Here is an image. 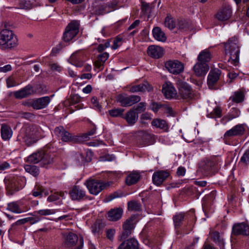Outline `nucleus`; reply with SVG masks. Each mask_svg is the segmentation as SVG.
Wrapping results in <instances>:
<instances>
[{"instance_id":"f257e3e1","label":"nucleus","mask_w":249,"mask_h":249,"mask_svg":"<svg viewBox=\"0 0 249 249\" xmlns=\"http://www.w3.org/2000/svg\"><path fill=\"white\" fill-rule=\"evenodd\" d=\"M226 56L228 57V62L234 66H237L239 61V45L237 37L234 36L229 39L224 43Z\"/></svg>"},{"instance_id":"f03ea898","label":"nucleus","mask_w":249,"mask_h":249,"mask_svg":"<svg viewBox=\"0 0 249 249\" xmlns=\"http://www.w3.org/2000/svg\"><path fill=\"white\" fill-rule=\"evenodd\" d=\"M27 161L33 164L39 163L41 167L48 168L53 164V158L44 151H38L29 156Z\"/></svg>"},{"instance_id":"7ed1b4c3","label":"nucleus","mask_w":249,"mask_h":249,"mask_svg":"<svg viewBox=\"0 0 249 249\" xmlns=\"http://www.w3.org/2000/svg\"><path fill=\"white\" fill-rule=\"evenodd\" d=\"M62 236L64 247L71 249H82L84 239L82 236H78L71 232H64L62 233Z\"/></svg>"},{"instance_id":"20e7f679","label":"nucleus","mask_w":249,"mask_h":249,"mask_svg":"<svg viewBox=\"0 0 249 249\" xmlns=\"http://www.w3.org/2000/svg\"><path fill=\"white\" fill-rule=\"evenodd\" d=\"M18 39L12 31L5 29L0 32V48L12 49L18 45Z\"/></svg>"},{"instance_id":"39448f33","label":"nucleus","mask_w":249,"mask_h":249,"mask_svg":"<svg viewBox=\"0 0 249 249\" xmlns=\"http://www.w3.org/2000/svg\"><path fill=\"white\" fill-rule=\"evenodd\" d=\"M111 184L110 182H105L102 180L94 178H89L84 182V185L87 188L89 193L95 196L99 194L106 188L109 186Z\"/></svg>"},{"instance_id":"423d86ee","label":"nucleus","mask_w":249,"mask_h":249,"mask_svg":"<svg viewBox=\"0 0 249 249\" xmlns=\"http://www.w3.org/2000/svg\"><path fill=\"white\" fill-rule=\"evenodd\" d=\"M53 133L59 140L63 142H80L82 139L80 136L72 135L67 131L63 126L56 127L53 130Z\"/></svg>"},{"instance_id":"0eeeda50","label":"nucleus","mask_w":249,"mask_h":249,"mask_svg":"<svg viewBox=\"0 0 249 249\" xmlns=\"http://www.w3.org/2000/svg\"><path fill=\"white\" fill-rule=\"evenodd\" d=\"M221 162V158L220 156H214L202 161L200 163V167L207 174L211 171L218 169Z\"/></svg>"},{"instance_id":"6e6552de","label":"nucleus","mask_w":249,"mask_h":249,"mask_svg":"<svg viewBox=\"0 0 249 249\" xmlns=\"http://www.w3.org/2000/svg\"><path fill=\"white\" fill-rule=\"evenodd\" d=\"M80 22L78 20L71 21L66 26L63 34V39L68 42L75 37L79 33Z\"/></svg>"},{"instance_id":"1a4fd4ad","label":"nucleus","mask_w":249,"mask_h":249,"mask_svg":"<svg viewBox=\"0 0 249 249\" xmlns=\"http://www.w3.org/2000/svg\"><path fill=\"white\" fill-rule=\"evenodd\" d=\"M178 94L184 99L191 100L195 97V94L191 86L187 83L178 80L177 82Z\"/></svg>"},{"instance_id":"9d476101","label":"nucleus","mask_w":249,"mask_h":249,"mask_svg":"<svg viewBox=\"0 0 249 249\" xmlns=\"http://www.w3.org/2000/svg\"><path fill=\"white\" fill-rule=\"evenodd\" d=\"M135 219L136 216L132 215L127 218L123 224V231L119 236L120 241L125 239L131 234L136 224Z\"/></svg>"},{"instance_id":"9b49d317","label":"nucleus","mask_w":249,"mask_h":249,"mask_svg":"<svg viewBox=\"0 0 249 249\" xmlns=\"http://www.w3.org/2000/svg\"><path fill=\"white\" fill-rule=\"evenodd\" d=\"M116 100L122 107H127L139 102L141 97L135 95H127L125 94H120L117 96Z\"/></svg>"},{"instance_id":"f8f14e48","label":"nucleus","mask_w":249,"mask_h":249,"mask_svg":"<svg viewBox=\"0 0 249 249\" xmlns=\"http://www.w3.org/2000/svg\"><path fill=\"white\" fill-rule=\"evenodd\" d=\"M166 70L171 73L179 74L184 71V64L178 60H169L165 62Z\"/></svg>"},{"instance_id":"ddd939ff","label":"nucleus","mask_w":249,"mask_h":249,"mask_svg":"<svg viewBox=\"0 0 249 249\" xmlns=\"http://www.w3.org/2000/svg\"><path fill=\"white\" fill-rule=\"evenodd\" d=\"M245 130L243 124H237L225 132L223 136L224 139L227 140L231 137L241 136L244 134Z\"/></svg>"},{"instance_id":"4468645a","label":"nucleus","mask_w":249,"mask_h":249,"mask_svg":"<svg viewBox=\"0 0 249 249\" xmlns=\"http://www.w3.org/2000/svg\"><path fill=\"white\" fill-rule=\"evenodd\" d=\"M70 194L73 200L80 201L89 198L84 189L79 186H74L70 191Z\"/></svg>"},{"instance_id":"2eb2a0df","label":"nucleus","mask_w":249,"mask_h":249,"mask_svg":"<svg viewBox=\"0 0 249 249\" xmlns=\"http://www.w3.org/2000/svg\"><path fill=\"white\" fill-rule=\"evenodd\" d=\"M7 193L9 195H13L15 192L19 191L21 188V186L19 185V180L18 178H14L11 179L5 180Z\"/></svg>"},{"instance_id":"dca6fc26","label":"nucleus","mask_w":249,"mask_h":249,"mask_svg":"<svg viewBox=\"0 0 249 249\" xmlns=\"http://www.w3.org/2000/svg\"><path fill=\"white\" fill-rule=\"evenodd\" d=\"M128 91L132 93L137 92H149L153 90V87L146 81L139 85H134L133 84L129 85L128 86Z\"/></svg>"},{"instance_id":"f3484780","label":"nucleus","mask_w":249,"mask_h":249,"mask_svg":"<svg viewBox=\"0 0 249 249\" xmlns=\"http://www.w3.org/2000/svg\"><path fill=\"white\" fill-rule=\"evenodd\" d=\"M162 92L167 99L173 98L175 97L177 94L175 87L169 81L166 82L162 85Z\"/></svg>"},{"instance_id":"a211bd4d","label":"nucleus","mask_w":249,"mask_h":249,"mask_svg":"<svg viewBox=\"0 0 249 249\" xmlns=\"http://www.w3.org/2000/svg\"><path fill=\"white\" fill-rule=\"evenodd\" d=\"M169 172L167 171L160 170L154 173L152 181L154 184L160 186L169 176Z\"/></svg>"},{"instance_id":"6ab92c4d","label":"nucleus","mask_w":249,"mask_h":249,"mask_svg":"<svg viewBox=\"0 0 249 249\" xmlns=\"http://www.w3.org/2000/svg\"><path fill=\"white\" fill-rule=\"evenodd\" d=\"M232 232L234 235H248L249 234V226L245 223L234 224Z\"/></svg>"},{"instance_id":"aec40b11","label":"nucleus","mask_w":249,"mask_h":249,"mask_svg":"<svg viewBox=\"0 0 249 249\" xmlns=\"http://www.w3.org/2000/svg\"><path fill=\"white\" fill-rule=\"evenodd\" d=\"M209 70L208 64L198 61L193 67L195 75L197 76H203L207 73Z\"/></svg>"},{"instance_id":"412c9836","label":"nucleus","mask_w":249,"mask_h":249,"mask_svg":"<svg viewBox=\"0 0 249 249\" xmlns=\"http://www.w3.org/2000/svg\"><path fill=\"white\" fill-rule=\"evenodd\" d=\"M231 16V8L230 6L223 7L215 15L216 18L222 21L228 20Z\"/></svg>"},{"instance_id":"4be33fe9","label":"nucleus","mask_w":249,"mask_h":249,"mask_svg":"<svg viewBox=\"0 0 249 249\" xmlns=\"http://www.w3.org/2000/svg\"><path fill=\"white\" fill-rule=\"evenodd\" d=\"M51 102L49 96H44L37 99H34V109L39 110L46 107Z\"/></svg>"},{"instance_id":"5701e85b","label":"nucleus","mask_w":249,"mask_h":249,"mask_svg":"<svg viewBox=\"0 0 249 249\" xmlns=\"http://www.w3.org/2000/svg\"><path fill=\"white\" fill-rule=\"evenodd\" d=\"M6 209L15 213H21L27 210L24 209L22 203L20 201H14L7 204Z\"/></svg>"},{"instance_id":"b1692460","label":"nucleus","mask_w":249,"mask_h":249,"mask_svg":"<svg viewBox=\"0 0 249 249\" xmlns=\"http://www.w3.org/2000/svg\"><path fill=\"white\" fill-rule=\"evenodd\" d=\"M221 71L218 69L211 70L207 77V83L209 87L212 89L219 78Z\"/></svg>"},{"instance_id":"393cba45","label":"nucleus","mask_w":249,"mask_h":249,"mask_svg":"<svg viewBox=\"0 0 249 249\" xmlns=\"http://www.w3.org/2000/svg\"><path fill=\"white\" fill-rule=\"evenodd\" d=\"M117 249H139L138 241L134 238H131L124 241Z\"/></svg>"},{"instance_id":"a878e982","label":"nucleus","mask_w":249,"mask_h":249,"mask_svg":"<svg viewBox=\"0 0 249 249\" xmlns=\"http://www.w3.org/2000/svg\"><path fill=\"white\" fill-rule=\"evenodd\" d=\"M34 93L35 91L33 90V87L28 85L20 90L15 91L14 94L16 98L22 99Z\"/></svg>"},{"instance_id":"bb28decb","label":"nucleus","mask_w":249,"mask_h":249,"mask_svg":"<svg viewBox=\"0 0 249 249\" xmlns=\"http://www.w3.org/2000/svg\"><path fill=\"white\" fill-rule=\"evenodd\" d=\"M147 53L153 58H159L162 56L163 50L159 46L151 45L147 49Z\"/></svg>"},{"instance_id":"cd10ccee","label":"nucleus","mask_w":249,"mask_h":249,"mask_svg":"<svg viewBox=\"0 0 249 249\" xmlns=\"http://www.w3.org/2000/svg\"><path fill=\"white\" fill-rule=\"evenodd\" d=\"M123 213V209L120 208L112 209L107 213L108 219L111 221H116L121 218Z\"/></svg>"},{"instance_id":"c85d7f7f","label":"nucleus","mask_w":249,"mask_h":249,"mask_svg":"<svg viewBox=\"0 0 249 249\" xmlns=\"http://www.w3.org/2000/svg\"><path fill=\"white\" fill-rule=\"evenodd\" d=\"M139 116L134 110L132 109L127 111L124 116H123L127 124L130 125H134L138 121Z\"/></svg>"},{"instance_id":"c756f323","label":"nucleus","mask_w":249,"mask_h":249,"mask_svg":"<svg viewBox=\"0 0 249 249\" xmlns=\"http://www.w3.org/2000/svg\"><path fill=\"white\" fill-rule=\"evenodd\" d=\"M212 55L208 49H205L200 52L197 56V61L206 64L211 61Z\"/></svg>"},{"instance_id":"7c9ffc66","label":"nucleus","mask_w":249,"mask_h":249,"mask_svg":"<svg viewBox=\"0 0 249 249\" xmlns=\"http://www.w3.org/2000/svg\"><path fill=\"white\" fill-rule=\"evenodd\" d=\"M141 178L140 173L137 171H133L130 173L125 178L126 184L131 185L136 183Z\"/></svg>"},{"instance_id":"2f4dec72","label":"nucleus","mask_w":249,"mask_h":249,"mask_svg":"<svg viewBox=\"0 0 249 249\" xmlns=\"http://www.w3.org/2000/svg\"><path fill=\"white\" fill-rule=\"evenodd\" d=\"M70 59L72 64L78 67H81L84 61V56L80 52L73 53L71 56Z\"/></svg>"},{"instance_id":"473e14b6","label":"nucleus","mask_w":249,"mask_h":249,"mask_svg":"<svg viewBox=\"0 0 249 249\" xmlns=\"http://www.w3.org/2000/svg\"><path fill=\"white\" fill-rule=\"evenodd\" d=\"M0 132L1 138L4 141L9 140L13 135V131L11 128L5 124L1 125Z\"/></svg>"},{"instance_id":"72a5a7b5","label":"nucleus","mask_w":249,"mask_h":249,"mask_svg":"<svg viewBox=\"0 0 249 249\" xmlns=\"http://www.w3.org/2000/svg\"><path fill=\"white\" fill-rule=\"evenodd\" d=\"M152 34L154 38L159 41L165 42L166 40L165 33L159 27H156L153 29Z\"/></svg>"},{"instance_id":"f704fd0d","label":"nucleus","mask_w":249,"mask_h":249,"mask_svg":"<svg viewBox=\"0 0 249 249\" xmlns=\"http://www.w3.org/2000/svg\"><path fill=\"white\" fill-rule=\"evenodd\" d=\"M222 116V109L219 106H216L213 109H207V116L210 118H220Z\"/></svg>"},{"instance_id":"c9c22d12","label":"nucleus","mask_w":249,"mask_h":249,"mask_svg":"<svg viewBox=\"0 0 249 249\" xmlns=\"http://www.w3.org/2000/svg\"><path fill=\"white\" fill-rule=\"evenodd\" d=\"M151 124L153 126L159 128L160 129L167 130L168 129V124L164 120L156 119H154Z\"/></svg>"},{"instance_id":"e433bc0d","label":"nucleus","mask_w":249,"mask_h":249,"mask_svg":"<svg viewBox=\"0 0 249 249\" xmlns=\"http://www.w3.org/2000/svg\"><path fill=\"white\" fill-rule=\"evenodd\" d=\"M184 213H177L173 216V219L176 229H179L184 219Z\"/></svg>"},{"instance_id":"4c0bfd02","label":"nucleus","mask_w":249,"mask_h":249,"mask_svg":"<svg viewBox=\"0 0 249 249\" xmlns=\"http://www.w3.org/2000/svg\"><path fill=\"white\" fill-rule=\"evenodd\" d=\"M24 169L27 172L30 173L35 177H37L39 175V168L36 165H25L24 166Z\"/></svg>"},{"instance_id":"58836bf2","label":"nucleus","mask_w":249,"mask_h":249,"mask_svg":"<svg viewBox=\"0 0 249 249\" xmlns=\"http://www.w3.org/2000/svg\"><path fill=\"white\" fill-rule=\"evenodd\" d=\"M33 195L35 197H41L43 194L46 196L47 195V192L42 186H37L32 191Z\"/></svg>"},{"instance_id":"ea45409f","label":"nucleus","mask_w":249,"mask_h":249,"mask_svg":"<svg viewBox=\"0 0 249 249\" xmlns=\"http://www.w3.org/2000/svg\"><path fill=\"white\" fill-rule=\"evenodd\" d=\"M240 114V110L236 108H232L228 114V115L225 116V118L229 121L233 119L238 117Z\"/></svg>"},{"instance_id":"a19ab883","label":"nucleus","mask_w":249,"mask_h":249,"mask_svg":"<svg viewBox=\"0 0 249 249\" xmlns=\"http://www.w3.org/2000/svg\"><path fill=\"white\" fill-rule=\"evenodd\" d=\"M127 208L129 211H139L141 209V205L136 201H130L127 203Z\"/></svg>"},{"instance_id":"79ce46f5","label":"nucleus","mask_w":249,"mask_h":249,"mask_svg":"<svg viewBox=\"0 0 249 249\" xmlns=\"http://www.w3.org/2000/svg\"><path fill=\"white\" fill-rule=\"evenodd\" d=\"M104 224L100 220H97L91 226V231L93 233H99L104 228Z\"/></svg>"},{"instance_id":"37998d69","label":"nucleus","mask_w":249,"mask_h":249,"mask_svg":"<svg viewBox=\"0 0 249 249\" xmlns=\"http://www.w3.org/2000/svg\"><path fill=\"white\" fill-rule=\"evenodd\" d=\"M244 95L242 91H238L234 93V94L230 97V99L232 101L239 103L242 102L244 100Z\"/></svg>"},{"instance_id":"c03bdc74","label":"nucleus","mask_w":249,"mask_h":249,"mask_svg":"<svg viewBox=\"0 0 249 249\" xmlns=\"http://www.w3.org/2000/svg\"><path fill=\"white\" fill-rule=\"evenodd\" d=\"M164 24L165 27L168 28L170 30L174 29L176 27V23L170 15H168L166 16Z\"/></svg>"},{"instance_id":"a18cd8bd","label":"nucleus","mask_w":249,"mask_h":249,"mask_svg":"<svg viewBox=\"0 0 249 249\" xmlns=\"http://www.w3.org/2000/svg\"><path fill=\"white\" fill-rule=\"evenodd\" d=\"M124 109L121 108H113L109 110L110 115L113 117H123Z\"/></svg>"},{"instance_id":"49530a36","label":"nucleus","mask_w":249,"mask_h":249,"mask_svg":"<svg viewBox=\"0 0 249 249\" xmlns=\"http://www.w3.org/2000/svg\"><path fill=\"white\" fill-rule=\"evenodd\" d=\"M18 5L19 8L25 10H29L33 7V5L30 1L26 0H19Z\"/></svg>"},{"instance_id":"de8ad7c7","label":"nucleus","mask_w":249,"mask_h":249,"mask_svg":"<svg viewBox=\"0 0 249 249\" xmlns=\"http://www.w3.org/2000/svg\"><path fill=\"white\" fill-rule=\"evenodd\" d=\"M240 163L244 166H247L249 164V148L246 150L243 156L241 157Z\"/></svg>"},{"instance_id":"09e8293b","label":"nucleus","mask_w":249,"mask_h":249,"mask_svg":"<svg viewBox=\"0 0 249 249\" xmlns=\"http://www.w3.org/2000/svg\"><path fill=\"white\" fill-rule=\"evenodd\" d=\"M211 238L213 240L219 244H223V239L221 238L220 234L217 231H213L211 233Z\"/></svg>"},{"instance_id":"8fccbe9b","label":"nucleus","mask_w":249,"mask_h":249,"mask_svg":"<svg viewBox=\"0 0 249 249\" xmlns=\"http://www.w3.org/2000/svg\"><path fill=\"white\" fill-rule=\"evenodd\" d=\"M36 214H38L41 216H46L53 214L55 213L54 210L52 209H42L34 212Z\"/></svg>"},{"instance_id":"3c124183","label":"nucleus","mask_w":249,"mask_h":249,"mask_svg":"<svg viewBox=\"0 0 249 249\" xmlns=\"http://www.w3.org/2000/svg\"><path fill=\"white\" fill-rule=\"evenodd\" d=\"M190 23L186 20H180L178 25V28L182 31H186L189 29Z\"/></svg>"},{"instance_id":"603ef678","label":"nucleus","mask_w":249,"mask_h":249,"mask_svg":"<svg viewBox=\"0 0 249 249\" xmlns=\"http://www.w3.org/2000/svg\"><path fill=\"white\" fill-rule=\"evenodd\" d=\"M146 104L145 103L141 102L139 103L137 106H134L132 108V110H134V111L138 115L142 112H144L145 110Z\"/></svg>"},{"instance_id":"864d4df0","label":"nucleus","mask_w":249,"mask_h":249,"mask_svg":"<svg viewBox=\"0 0 249 249\" xmlns=\"http://www.w3.org/2000/svg\"><path fill=\"white\" fill-rule=\"evenodd\" d=\"M152 4H150L145 2H142V9L144 14H149L151 12L153 8Z\"/></svg>"},{"instance_id":"5fc2aeb1","label":"nucleus","mask_w":249,"mask_h":249,"mask_svg":"<svg viewBox=\"0 0 249 249\" xmlns=\"http://www.w3.org/2000/svg\"><path fill=\"white\" fill-rule=\"evenodd\" d=\"M96 130V128L94 127L87 133L83 134L82 136H80V138L82 139L81 142L88 140L89 139V136H92L95 133Z\"/></svg>"},{"instance_id":"6e6d98bb","label":"nucleus","mask_w":249,"mask_h":249,"mask_svg":"<svg viewBox=\"0 0 249 249\" xmlns=\"http://www.w3.org/2000/svg\"><path fill=\"white\" fill-rule=\"evenodd\" d=\"M6 84L8 88H11L19 85V83H17L16 79L13 76H11L7 79Z\"/></svg>"},{"instance_id":"4d7b16f0","label":"nucleus","mask_w":249,"mask_h":249,"mask_svg":"<svg viewBox=\"0 0 249 249\" xmlns=\"http://www.w3.org/2000/svg\"><path fill=\"white\" fill-rule=\"evenodd\" d=\"M81 101V97L78 94H74L71 97V105H75Z\"/></svg>"},{"instance_id":"13d9d810","label":"nucleus","mask_w":249,"mask_h":249,"mask_svg":"<svg viewBox=\"0 0 249 249\" xmlns=\"http://www.w3.org/2000/svg\"><path fill=\"white\" fill-rule=\"evenodd\" d=\"M122 39L120 37H117L116 39H115L113 41V44L111 47V48L113 50L117 49L121 45V42L122 41Z\"/></svg>"},{"instance_id":"bf43d9fd","label":"nucleus","mask_w":249,"mask_h":249,"mask_svg":"<svg viewBox=\"0 0 249 249\" xmlns=\"http://www.w3.org/2000/svg\"><path fill=\"white\" fill-rule=\"evenodd\" d=\"M142 140L144 141L145 144H150V140L152 139V136L148 133H143L142 136Z\"/></svg>"},{"instance_id":"052dcab7","label":"nucleus","mask_w":249,"mask_h":249,"mask_svg":"<svg viewBox=\"0 0 249 249\" xmlns=\"http://www.w3.org/2000/svg\"><path fill=\"white\" fill-rule=\"evenodd\" d=\"M60 196H62L61 195H59L58 194L55 193L48 196L47 200L49 202H53L59 199Z\"/></svg>"},{"instance_id":"680f3d73","label":"nucleus","mask_w":249,"mask_h":249,"mask_svg":"<svg viewBox=\"0 0 249 249\" xmlns=\"http://www.w3.org/2000/svg\"><path fill=\"white\" fill-rule=\"evenodd\" d=\"M107 237L111 241L113 240L115 233L114 229H109L107 231Z\"/></svg>"},{"instance_id":"e2e57ef3","label":"nucleus","mask_w":249,"mask_h":249,"mask_svg":"<svg viewBox=\"0 0 249 249\" xmlns=\"http://www.w3.org/2000/svg\"><path fill=\"white\" fill-rule=\"evenodd\" d=\"M109 54L107 53H104L100 54L98 57V59L101 61L102 63H105L108 59Z\"/></svg>"},{"instance_id":"0e129e2a","label":"nucleus","mask_w":249,"mask_h":249,"mask_svg":"<svg viewBox=\"0 0 249 249\" xmlns=\"http://www.w3.org/2000/svg\"><path fill=\"white\" fill-rule=\"evenodd\" d=\"M52 70L53 71L60 72L61 71V67L57 63H54L50 65Z\"/></svg>"},{"instance_id":"69168bd1","label":"nucleus","mask_w":249,"mask_h":249,"mask_svg":"<svg viewBox=\"0 0 249 249\" xmlns=\"http://www.w3.org/2000/svg\"><path fill=\"white\" fill-rule=\"evenodd\" d=\"M161 107L160 104H159L156 102H153L150 105L151 109L155 112H157L159 109Z\"/></svg>"},{"instance_id":"338daca9","label":"nucleus","mask_w":249,"mask_h":249,"mask_svg":"<svg viewBox=\"0 0 249 249\" xmlns=\"http://www.w3.org/2000/svg\"><path fill=\"white\" fill-rule=\"evenodd\" d=\"M107 7V4H103V5H100L98 7V10L97 11V12L99 14H103L104 13H107V11H106L105 10V9Z\"/></svg>"},{"instance_id":"774afa93","label":"nucleus","mask_w":249,"mask_h":249,"mask_svg":"<svg viewBox=\"0 0 249 249\" xmlns=\"http://www.w3.org/2000/svg\"><path fill=\"white\" fill-rule=\"evenodd\" d=\"M91 102L93 106L96 107L97 109H100L101 107V105H99V103L97 100V99L95 97H93L91 99Z\"/></svg>"}]
</instances>
